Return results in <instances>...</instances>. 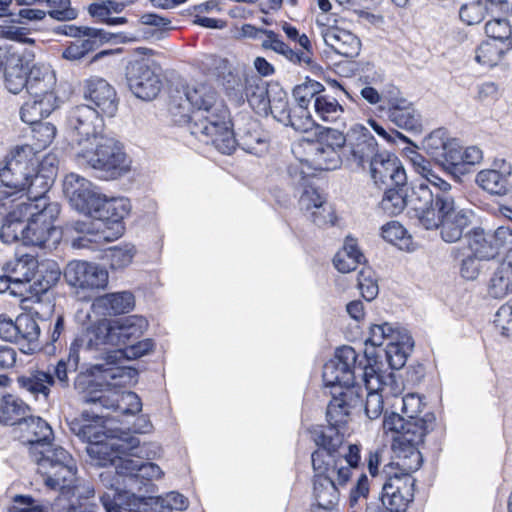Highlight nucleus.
<instances>
[{"mask_svg": "<svg viewBox=\"0 0 512 512\" xmlns=\"http://www.w3.org/2000/svg\"><path fill=\"white\" fill-rule=\"evenodd\" d=\"M346 483H340L333 477H313V491L316 504L337 505L339 501V487Z\"/></svg>", "mask_w": 512, "mask_h": 512, "instance_id": "obj_44", "label": "nucleus"}, {"mask_svg": "<svg viewBox=\"0 0 512 512\" xmlns=\"http://www.w3.org/2000/svg\"><path fill=\"white\" fill-rule=\"evenodd\" d=\"M66 124L69 130L75 134L77 148L83 146V142H89L101 135L103 120L99 112L89 105L73 107L67 114Z\"/></svg>", "mask_w": 512, "mask_h": 512, "instance_id": "obj_20", "label": "nucleus"}, {"mask_svg": "<svg viewBox=\"0 0 512 512\" xmlns=\"http://www.w3.org/2000/svg\"><path fill=\"white\" fill-rule=\"evenodd\" d=\"M28 405L13 395L1 397V424H21L29 414Z\"/></svg>", "mask_w": 512, "mask_h": 512, "instance_id": "obj_46", "label": "nucleus"}, {"mask_svg": "<svg viewBox=\"0 0 512 512\" xmlns=\"http://www.w3.org/2000/svg\"><path fill=\"white\" fill-rule=\"evenodd\" d=\"M357 353L350 346H343L336 350L333 359L323 367V382L326 387L343 391L353 385L355 378Z\"/></svg>", "mask_w": 512, "mask_h": 512, "instance_id": "obj_17", "label": "nucleus"}, {"mask_svg": "<svg viewBox=\"0 0 512 512\" xmlns=\"http://www.w3.org/2000/svg\"><path fill=\"white\" fill-rule=\"evenodd\" d=\"M322 92H325L324 86L310 78H306L303 83L296 85L293 89V97L298 104V113L300 115H310L308 107L311 100H315Z\"/></svg>", "mask_w": 512, "mask_h": 512, "instance_id": "obj_48", "label": "nucleus"}, {"mask_svg": "<svg viewBox=\"0 0 512 512\" xmlns=\"http://www.w3.org/2000/svg\"><path fill=\"white\" fill-rule=\"evenodd\" d=\"M70 430L82 441L97 443L108 436L104 426L102 425V418L98 415H91L89 412H82L79 418H75L69 422Z\"/></svg>", "mask_w": 512, "mask_h": 512, "instance_id": "obj_36", "label": "nucleus"}, {"mask_svg": "<svg viewBox=\"0 0 512 512\" xmlns=\"http://www.w3.org/2000/svg\"><path fill=\"white\" fill-rule=\"evenodd\" d=\"M268 108L277 121L286 126H291L296 131L308 132L315 126V121L311 115H300L297 110L291 111L285 92L280 91L273 97H270Z\"/></svg>", "mask_w": 512, "mask_h": 512, "instance_id": "obj_28", "label": "nucleus"}, {"mask_svg": "<svg viewBox=\"0 0 512 512\" xmlns=\"http://www.w3.org/2000/svg\"><path fill=\"white\" fill-rule=\"evenodd\" d=\"M450 193H439L432 190L426 182H417L412 188V194L408 204L416 212L418 220L422 226L425 225V218L428 213H436L440 205L438 199L451 198Z\"/></svg>", "mask_w": 512, "mask_h": 512, "instance_id": "obj_32", "label": "nucleus"}, {"mask_svg": "<svg viewBox=\"0 0 512 512\" xmlns=\"http://www.w3.org/2000/svg\"><path fill=\"white\" fill-rule=\"evenodd\" d=\"M187 101L192 107L187 120L190 133L205 144H212L219 152L231 154L236 147L229 110L217 91L209 84L198 83L187 87Z\"/></svg>", "mask_w": 512, "mask_h": 512, "instance_id": "obj_1", "label": "nucleus"}, {"mask_svg": "<svg viewBox=\"0 0 512 512\" xmlns=\"http://www.w3.org/2000/svg\"><path fill=\"white\" fill-rule=\"evenodd\" d=\"M380 110L385 112L388 120L395 126L413 133L422 131L420 113L412 102L401 95H389L386 98V106H380Z\"/></svg>", "mask_w": 512, "mask_h": 512, "instance_id": "obj_22", "label": "nucleus"}, {"mask_svg": "<svg viewBox=\"0 0 512 512\" xmlns=\"http://www.w3.org/2000/svg\"><path fill=\"white\" fill-rule=\"evenodd\" d=\"M139 444V439L128 431H111L104 439L88 445L86 450L96 465L116 466L120 461L128 460L122 455H133V450L138 448Z\"/></svg>", "mask_w": 512, "mask_h": 512, "instance_id": "obj_12", "label": "nucleus"}, {"mask_svg": "<svg viewBox=\"0 0 512 512\" xmlns=\"http://www.w3.org/2000/svg\"><path fill=\"white\" fill-rule=\"evenodd\" d=\"M348 147L351 160L357 166L364 168L370 165L380 154L378 144L371 132L362 125H355L348 133Z\"/></svg>", "mask_w": 512, "mask_h": 512, "instance_id": "obj_26", "label": "nucleus"}, {"mask_svg": "<svg viewBox=\"0 0 512 512\" xmlns=\"http://www.w3.org/2000/svg\"><path fill=\"white\" fill-rule=\"evenodd\" d=\"M509 179L495 170L485 169L476 175V183L491 194L505 195L508 192Z\"/></svg>", "mask_w": 512, "mask_h": 512, "instance_id": "obj_54", "label": "nucleus"}, {"mask_svg": "<svg viewBox=\"0 0 512 512\" xmlns=\"http://www.w3.org/2000/svg\"><path fill=\"white\" fill-rule=\"evenodd\" d=\"M39 453L40 456L34 460L38 466L37 471L46 487L60 492L58 501L72 497L88 499L94 495V489L82 487L78 483L75 462L64 448H47Z\"/></svg>", "mask_w": 512, "mask_h": 512, "instance_id": "obj_6", "label": "nucleus"}, {"mask_svg": "<svg viewBox=\"0 0 512 512\" xmlns=\"http://www.w3.org/2000/svg\"><path fill=\"white\" fill-rule=\"evenodd\" d=\"M319 33L324 43L337 54L354 58L361 50L360 39L352 32L338 26L319 25Z\"/></svg>", "mask_w": 512, "mask_h": 512, "instance_id": "obj_29", "label": "nucleus"}, {"mask_svg": "<svg viewBox=\"0 0 512 512\" xmlns=\"http://www.w3.org/2000/svg\"><path fill=\"white\" fill-rule=\"evenodd\" d=\"M489 293L494 298H504L512 293V262L503 261L493 273Z\"/></svg>", "mask_w": 512, "mask_h": 512, "instance_id": "obj_49", "label": "nucleus"}, {"mask_svg": "<svg viewBox=\"0 0 512 512\" xmlns=\"http://www.w3.org/2000/svg\"><path fill=\"white\" fill-rule=\"evenodd\" d=\"M54 182V178L50 175H44L37 171L32 173L29 180H25V184L19 186L21 190L27 188V194H25L28 203L38 204L40 199H45L50 202L47 197V192Z\"/></svg>", "mask_w": 512, "mask_h": 512, "instance_id": "obj_47", "label": "nucleus"}, {"mask_svg": "<svg viewBox=\"0 0 512 512\" xmlns=\"http://www.w3.org/2000/svg\"><path fill=\"white\" fill-rule=\"evenodd\" d=\"M15 343L24 353H33L39 348L40 327L29 314H20L16 318Z\"/></svg>", "mask_w": 512, "mask_h": 512, "instance_id": "obj_38", "label": "nucleus"}, {"mask_svg": "<svg viewBox=\"0 0 512 512\" xmlns=\"http://www.w3.org/2000/svg\"><path fill=\"white\" fill-rule=\"evenodd\" d=\"M28 66L15 54L6 57L4 62V83L9 92L18 94L27 88L29 79Z\"/></svg>", "mask_w": 512, "mask_h": 512, "instance_id": "obj_37", "label": "nucleus"}, {"mask_svg": "<svg viewBox=\"0 0 512 512\" xmlns=\"http://www.w3.org/2000/svg\"><path fill=\"white\" fill-rule=\"evenodd\" d=\"M83 146L76 148L75 156L80 165L117 177L128 169L126 154L114 138L99 135Z\"/></svg>", "mask_w": 512, "mask_h": 512, "instance_id": "obj_9", "label": "nucleus"}, {"mask_svg": "<svg viewBox=\"0 0 512 512\" xmlns=\"http://www.w3.org/2000/svg\"><path fill=\"white\" fill-rule=\"evenodd\" d=\"M203 64L209 74L223 79L222 84L228 96L238 101L246 99L258 113L267 111L270 97L266 83L260 77L250 76L242 81L231 71L228 60L215 55L206 56Z\"/></svg>", "mask_w": 512, "mask_h": 512, "instance_id": "obj_7", "label": "nucleus"}, {"mask_svg": "<svg viewBox=\"0 0 512 512\" xmlns=\"http://www.w3.org/2000/svg\"><path fill=\"white\" fill-rule=\"evenodd\" d=\"M101 304L111 314L128 313L134 307V296L131 292L123 291L110 293L100 299Z\"/></svg>", "mask_w": 512, "mask_h": 512, "instance_id": "obj_56", "label": "nucleus"}, {"mask_svg": "<svg viewBox=\"0 0 512 512\" xmlns=\"http://www.w3.org/2000/svg\"><path fill=\"white\" fill-rule=\"evenodd\" d=\"M381 235L387 242L400 249L408 248L410 237L405 228L397 221H390L382 226Z\"/></svg>", "mask_w": 512, "mask_h": 512, "instance_id": "obj_61", "label": "nucleus"}, {"mask_svg": "<svg viewBox=\"0 0 512 512\" xmlns=\"http://www.w3.org/2000/svg\"><path fill=\"white\" fill-rule=\"evenodd\" d=\"M281 29L288 42H285L280 34L270 29L246 25L243 31L247 36L260 41L262 49L271 50L292 64L311 65L312 45L308 36L305 33L301 34L295 26L288 22L281 23Z\"/></svg>", "mask_w": 512, "mask_h": 512, "instance_id": "obj_8", "label": "nucleus"}, {"mask_svg": "<svg viewBox=\"0 0 512 512\" xmlns=\"http://www.w3.org/2000/svg\"><path fill=\"white\" fill-rule=\"evenodd\" d=\"M21 207H24L27 219L22 245L42 247L54 231V221L60 213V205L40 199L38 204L26 203L21 204Z\"/></svg>", "mask_w": 512, "mask_h": 512, "instance_id": "obj_10", "label": "nucleus"}, {"mask_svg": "<svg viewBox=\"0 0 512 512\" xmlns=\"http://www.w3.org/2000/svg\"><path fill=\"white\" fill-rule=\"evenodd\" d=\"M64 277L70 286L85 293L87 297L105 289L109 279L105 268L83 260L70 261L64 270Z\"/></svg>", "mask_w": 512, "mask_h": 512, "instance_id": "obj_15", "label": "nucleus"}, {"mask_svg": "<svg viewBox=\"0 0 512 512\" xmlns=\"http://www.w3.org/2000/svg\"><path fill=\"white\" fill-rule=\"evenodd\" d=\"M2 182L4 185L0 187V214L17 209L19 202H28L25 194L21 192V188L9 183L11 182L10 178L8 181Z\"/></svg>", "mask_w": 512, "mask_h": 512, "instance_id": "obj_57", "label": "nucleus"}, {"mask_svg": "<svg viewBox=\"0 0 512 512\" xmlns=\"http://www.w3.org/2000/svg\"><path fill=\"white\" fill-rule=\"evenodd\" d=\"M98 200L86 213L90 218L67 225L69 233L77 234L71 240L73 248L98 250L123 235V219L129 213V201L125 198L107 199L101 194Z\"/></svg>", "mask_w": 512, "mask_h": 512, "instance_id": "obj_4", "label": "nucleus"}, {"mask_svg": "<svg viewBox=\"0 0 512 512\" xmlns=\"http://www.w3.org/2000/svg\"><path fill=\"white\" fill-rule=\"evenodd\" d=\"M84 98L93 103L99 113L112 117L118 109L116 90L105 79L93 76L84 82Z\"/></svg>", "mask_w": 512, "mask_h": 512, "instance_id": "obj_27", "label": "nucleus"}, {"mask_svg": "<svg viewBox=\"0 0 512 512\" xmlns=\"http://www.w3.org/2000/svg\"><path fill=\"white\" fill-rule=\"evenodd\" d=\"M56 82L55 73L49 66L36 64L29 70L26 90L31 97L57 96L55 92Z\"/></svg>", "mask_w": 512, "mask_h": 512, "instance_id": "obj_34", "label": "nucleus"}, {"mask_svg": "<svg viewBox=\"0 0 512 512\" xmlns=\"http://www.w3.org/2000/svg\"><path fill=\"white\" fill-rule=\"evenodd\" d=\"M115 346L127 345L133 338H139L148 327V322L140 316H129L121 319L111 320Z\"/></svg>", "mask_w": 512, "mask_h": 512, "instance_id": "obj_42", "label": "nucleus"}, {"mask_svg": "<svg viewBox=\"0 0 512 512\" xmlns=\"http://www.w3.org/2000/svg\"><path fill=\"white\" fill-rule=\"evenodd\" d=\"M468 246L476 258L480 260L493 258L497 254V247L486 239L483 233H475L468 239Z\"/></svg>", "mask_w": 512, "mask_h": 512, "instance_id": "obj_63", "label": "nucleus"}, {"mask_svg": "<svg viewBox=\"0 0 512 512\" xmlns=\"http://www.w3.org/2000/svg\"><path fill=\"white\" fill-rule=\"evenodd\" d=\"M362 378L367 392L365 414L369 419H377L383 412L384 397L396 395L399 386L393 373L380 371L372 365L364 367Z\"/></svg>", "mask_w": 512, "mask_h": 512, "instance_id": "obj_14", "label": "nucleus"}, {"mask_svg": "<svg viewBox=\"0 0 512 512\" xmlns=\"http://www.w3.org/2000/svg\"><path fill=\"white\" fill-rule=\"evenodd\" d=\"M37 151L29 144L15 147L7 157L6 165L0 170L1 181H8L15 187L25 184L36 171Z\"/></svg>", "mask_w": 512, "mask_h": 512, "instance_id": "obj_19", "label": "nucleus"}, {"mask_svg": "<svg viewBox=\"0 0 512 512\" xmlns=\"http://www.w3.org/2000/svg\"><path fill=\"white\" fill-rule=\"evenodd\" d=\"M38 266L36 257L24 254L6 263L4 271L15 286L24 289L35 276Z\"/></svg>", "mask_w": 512, "mask_h": 512, "instance_id": "obj_41", "label": "nucleus"}, {"mask_svg": "<svg viewBox=\"0 0 512 512\" xmlns=\"http://www.w3.org/2000/svg\"><path fill=\"white\" fill-rule=\"evenodd\" d=\"M437 203L440 207L436 213H428L423 227L428 230L440 228L441 238L445 242H457L470 225V212L456 210L453 197L438 199Z\"/></svg>", "mask_w": 512, "mask_h": 512, "instance_id": "obj_11", "label": "nucleus"}, {"mask_svg": "<svg viewBox=\"0 0 512 512\" xmlns=\"http://www.w3.org/2000/svg\"><path fill=\"white\" fill-rule=\"evenodd\" d=\"M100 500L106 512H146L153 498L137 496L128 490H111L105 492Z\"/></svg>", "mask_w": 512, "mask_h": 512, "instance_id": "obj_31", "label": "nucleus"}, {"mask_svg": "<svg viewBox=\"0 0 512 512\" xmlns=\"http://www.w3.org/2000/svg\"><path fill=\"white\" fill-rule=\"evenodd\" d=\"M402 331L395 328L390 323L373 324L369 329V336L366 339V344H370L374 347L382 346L392 341H398L403 339Z\"/></svg>", "mask_w": 512, "mask_h": 512, "instance_id": "obj_52", "label": "nucleus"}, {"mask_svg": "<svg viewBox=\"0 0 512 512\" xmlns=\"http://www.w3.org/2000/svg\"><path fill=\"white\" fill-rule=\"evenodd\" d=\"M59 107V98L48 95L47 98L32 97L26 101L20 109V118L23 122L33 125L42 122Z\"/></svg>", "mask_w": 512, "mask_h": 512, "instance_id": "obj_39", "label": "nucleus"}, {"mask_svg": "<svg viewBox=\"0 0 512 512\" xmlns=\"http://www.w3.org/2000/svg\"><path fill=\"white\" fill-rule=\"evenodd\" d=\"M364 261V255L359 250L355 239L347 237L343 248L334 257L335 268L342 273L355 270Z\"/></svg>", "mask_w": 512, "mask_h": 512, "instance_id": "obj_45", "label": "nucleus"}, {"mask_svg": "<svg viewBox=\"0 0 512 512\" xmlns=\"http://www.w3.org/2000/svg\"><path fill=\"white\" fill-rule=\"evenodd\" d=\"M118 354L109 355L107 361L95 364L75 379V388L82 394L81 399L86 404H100L105 408L118 410L122 414H137L142 410L140 397L132 392L121 393L114 402L109 403L103 394L105 390L125 387L136 382L138 372L128 366H119L112 360Z\"/></svg>", "mask_w": 512, "mask_h": 512, "instance_id": "obj_3", "label": "nucleus"}, {"mask_svg": "<svg viewBox=\"0 0 512 512\" xmlns=\"http://www.w3.org/2000/svg\"><path fill=\"white\" fill-rule=\"evenodd\" d=\"M117 472L127 476L129 484H126V486L131 489L134 488V484L138 482V479L146 481L157 480L162 478L164 474L162 469L155 463L129 458L128 460L120 461Z\"/></svg>", "mask_w": 512, "mask_h": 512, "instance_id": "obj_35", "label": "nucleus"}, {"mask_svg": "<svg viewBox=\"0 0 512 512\" xmlns=\"http://www.w3.org/2000/svg\"><path fill=\"white\" fill-rule=\"evenodd\" d=\"M20 425L22 439L30 445L29 451L34 460L40 456V450L53 448L50 443L53 438L52 428L42 418L27 415Z\"/></svg>", "mask_w": 512, "mask_h": 512, "instance_id": "obj_30", "label": "nucleus"}, {"mask_svg": "<svg viewBox=\"0 0 512 512\" xmlns=\"http://www.w3.org/2000/svg\"><path fill=\"white\" fill-rule=\"evenodd\" d=\"M109 40L108 34L103 30L84 27L81 37H77L65 48L63 57L68 60H79Z\"/></svg>", "mask_w": 512, "mask_h": 512, "instance_id": "obj_33", "label": "nucleus"}, {"mask_svg": "<svg viewBox=\"0 0 512 512\" xmlns=\"http://www.w3.org/2000/svg\"><path fill=\"white\" fill-rule=\"evenodd\" d=\"M370 175L374 183L381 187H405L407 176L400 160L394 155L380 154L369 165Z\"/></svg>", "mask_w": 512, "mask_h": 512, "instance_id": "obj_25", "label": "nucleus"}, {"mask_svg": "<svg viewBox=\"0 0 512 512\" xmlns=\"http://www.w3.org/2000/svg\"><path fill=\"white\" fill-rule=\"evenodd\" d=\"M126 81L130 91L139 99L150 101L162 89L161 69L150 59H135L126 66Z\"/></svg>", "mask_w": 512, "mask_h": 512, "instance_id": "obj_13", "label": "nucleus"}, {"mask_svg": "<svg viewBox=\"0 0 512 512\" xmlns=\"http://www.w3.org/2000/svg\"><path fill=\"white\" fill-rule=\"evenodd\" d=\"M413 162L417 165V170L423 177L419 182H426L429 186L432 185L434 190L439 193H449L451 185L432 171L429 162L420 155H417Z\"/></svg>", "mask_w": 512, "mask_h": 512, "instance_id": "obj_58", "label": "nucleus"}, {"mask_svg": "<svg viewBox=\"0 0 512 512\" xmlns=\"http://www.w3.org/2000/svg\"><path fill=\"white\" fill-rule=\"evenodd\" d=\"M397 467L401 474L395 473L383 484L381 501L389 512H404L414 498L415 480L411 473L416 470H407L401 465L402 459L397 457Z\"/></svg>", "mask_w": 512, "mask_h": 512, "instance_id": "obj_16", "label": "nucleus"}, {"mask_svg": "<svg viewBox=\"0 0 512 512\" xmlns=\"http://www.w3.org/2000/svg\"><path fill=\"white\" fill-rule=\"evenodd\" d=\"M111 320L101 319L91 324L70 345V360L72 366L79 363L81 350L92 352L106 349L107 346H115Z\"/></svg>", "mask_w": 512, "mask_h": 512, "instance_id": "obj_18", "label": "nucleus"}, {"mask_svg": "<svg viewBox=\"0 0 512 512\" xmlns=\"http://www.w3.org/2000/svg\"><path fill=\"white\" fill-rule=\"evenodd\" d=\"M407 204L408 200L404 187L392 186L386 188L380 202V208L388 215H398Z\"/></svg>", "mask_w": 512, "mask_h": 512, "instance_id": "obj_55", "label": "nucleus"}, {"mask_svg": "<svg viewBox=\"0 0 512 512\" xmlns=\"http://www.w3.org/2000/svg\"><path fill=\"white\" fill-rule=\"evenodd\" d=\"M402 336H404L403 339L389 342L385 349L388 364L394 370L405 365L408 350L412 347L411 338L405 333H402Z\"/></svg>", "mask_w": 512, "mask_h": 512, "instance_id": "obj_53", "label": "nucleus"}, {"mask_svg": "<svg viewBox=\"0 0 512 512\" xmlns=\"http://www.w3.org/2000/svg\"><path fill=\"white\" fill-rule=\"evenodd\" d=\"M446 130L437 129L431 132L424 140V148L426 152L436 161L443 158V153L447 143L450 142Z\"/></svg>", "mask_w": 512, "mask_h": 512, "instance_id": "obj_62", "label": "nucleus"}, {"mask_svg": "<svg viewBox=\"0 0 512 512\" xmlns=\"http://www.w3.org/2000/svg\"><path fill=\"white\" fill-rule=\"evenodd\" d=\"M27 202H19L17 209L11 210L6 216L1 230L0 239L5 244L21 243L22 238L25 234V209L21 207V204Z\"/></svg>", "mask_w": 512, "mask_h": 512, "instance_id": "obj_43", "label": "nucleus"}, {"mask_svg": "<svg viewBox=\"0 0 512 512\" xmlns=\"http://www.w3.org/2000/svg\"><path fill=\"white\" fill-rule=\"evenodd\" d=\"M317 449L311 455L312 467L316 477H333L340 483H347L351 469L361 460L360 446L350 444L347 451L343 447V433L335 428H324L314 438Z\"/></svg>", "mask_w": 512, "mask_h": 512, "instance_id": "obj_5", "label": "nucleus"}, {"mask_svg": "<svg viewBox=\"0 0 512 512\" xmlns=\"http://www.w3.org/2000/svg\"><path fill=\"white\" fill-rule=\"evenodd\" d=\"M32 126L33 144L31 146L40 152L53 142L56 136V127L49 122H40Z\"/></svg>", "mask_w": 512, "mask_h": 512, "instance_id": "obj_60", "label": "nucleus"}, {"mask_svg": "<svg viewBox=\"0 0 512 512\" xmlns=\"http://www.w3.org/2000/svg\"><path fill=\"white\" fill-rule=\"evenodd\" d=\"M504 50L495 41L482 42L476 50V61L485 67H494L501 60Z\"/></svg>", "mask_w": 512, "mask_h": 512, "instance_id": "obj_59", "label": "nucleus"}, {"mask_svg": "<svg viewBox=\"0 0 512 512\" xmlns=\"http://www.w3.org/2000/svg\"><path fill=\"white\" fill-rule=\"evenodd\" d=\"M17 383L21 389L30 393L36 399L42 397L44 400H48L55 379L50 372L31 370L19 376Z\"/></svg>", "mask_w": 512, "mask_h": 512, "instance_id": "obj_40", "label": "nucleus"}, {"mask_svg": "<svg viewBox=\"0 0 512 512\" xmlns=\"http://www.w3.org/2000/svg\"><path fill=\"white\" fill-rule=\"evenodd\" d=\"M332 399L327 407V428H339L348 422L350 412L362 403L361 387H346L343 391H331Z\"/></svg>", "mask_w": 512, "mask_h": 512, "instance_id": "obj_23", "label": "nucleus"}, {"mask_svg": "<svg viewBox=\"0 0 512 512\" xmlns=\"http://www.w3.org/2000/svg\"><path fill=\"white\" fill-rule=\"evenodd\" d=\"M314 111L322 121L335 122L343 115L344 108L335 97L322 92L314 101Z\"/></svg>", "mask_w": 512, "mask_h": 512, "instance_id": "obj_50", "label": "nucleus"}, {"mask_svg": "<svg viewBox=\"0 0 512 512\" xmlns=\"http://www.w3.org/2000/svg\"><path fill=\"white\" fill-rule=\"evenodd\" d=\"M60 276L61 271L56 263L42 264L37 279L33 284H29L24 288L23 308L29 309L36 315L41 314L39 306L44 297H46L47 292L59 281Z\"/></svg>", "mask_w": 512, "mask_h": 512, "instance_id": "obj_21", "label": "nucleus"}, {"mask_svg": "<svg viewBox=\"0 0 512 512\" xmlns=\"http://www.w3.org/2000/svg\"><path fill=\"white\" fill-rule=\"evenodd\" d=\"M63 193L71 206L84 214L91 211L94 203L99 201L98 195L100 194L89 180L76 173H69L65 176Z\"/></svg>", "mask_w": 512, "mask_h": 512, "instance_id": "obj_24", "label": "nucleus"}, {"mask_svg": "<svg viewBox=\"0 0 512 512\" xmlns=\"http://www.w3.org/2000/svg\"><path fill=\"white\" fill-rule=\"evenodd\" d=\"M425 403L418 394L410 393L402 398L401 416L397 413L386 415L383 420V431L391 434L392 448L401 465L408 471L418 470L422 464L419 446L423 444L426 434L433 429L435 415L424 412Z\"/></svg>", "mask_w": 512, "mask_h": 512, "instance_id": "obj_2", "label": "nucleus"}, {"mask_svg": "<svg viewBox=\"0 0 512 512\" xmlns=\"http://www.w3.org/2000/svg\"><path fill=\"white\" fill-rule=\"evenodd\" d=\"M313 170H334L341 164L340 154L333 148L325 145L315 144L312 147V158L310 159Z\"/></svg>", "mask_w": 512, "mask_h": 512, "instance_id": "obj_51", "label": "nucleus"}, {"mask_svg": "<svg viewBox=\"0 0 512 512\" xmlns=\"http://www.w3.org/2000/svg\"><path fill=\"white\" fill-rule=\"evenodd\" d=\"M156 506H159V512L183 511L188 507V499L179 492H169L164 496L153 498Z\"/></svg>", "mask_w": 512, "mask_h": 512, "instance_id": "obj_64", "label": "nucleus"}]
</instances>
